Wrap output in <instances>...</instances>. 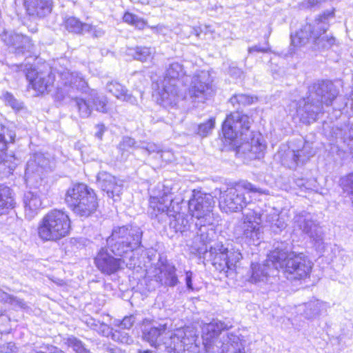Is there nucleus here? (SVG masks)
<instances>
[{
	"mask_svg": "<svg viewBox=\"0 0 353 353\" xmlns=\"http://www.w3.org/2000/svg\"><path fill=\"white\" fill-rule=\"evenodd\" d=\"M142 235L143 231L137 225L114 227L107 239V245L114 254L123 256L141 246Z\"/></svg>",
	"mask_w": 353,
	"mask_h": 353,
	"instance_id": "6",
	"label": "nucleus"
},
{
	"mask_svg": "<svg viewBox=\"0 0 353 353\" xmlns=\"http://www.w3.org/2000/svg\"><path fill=\"white\" fill-rule=\"evenodd\" d=\"M9 304H10L14 307H19L22 309H25L26 307V303L23 301V300L20 299L14 296H12L11 301L10 302Z\"/></svg>",
	"mask_w": 353,
	"mask_h": 353,
	"instance_id": "56",
	"label": "nucleus"
},
{
	"mask_svg": "<svg viewBox=\"0 0 353 353\" xmlns=\"http://www.w3.org/2000/svg\"><path fill=\"white\" fill-rule=\"evenodd\" d=\"M270 261L274 268L282 270L289 280L305 279L312 268V263L305 254L290 252L283 243L271 252Z\"/></svg>",
	"mask_w": 353,
	"mask_h": 353,
	"instance_id": "3",
	"label": "nucleus"
},
{
	"mask_svg": "<svg viewBox=\"0 0 353 353\" xmlns=\"http://www.w3.org/2000/svg\"><path fill=\"white\" fill-rule=\"evenodd\" d=\"M97 182L103 191L106 192L108 196L114 198L121 192V185H119L114 176L106 172H100L97 175Z\"/></svg>",
	"mask_w": 353,
	"mask_h": 353,
	"instance_id": "23",
	"label": "nucleus"
},
{
	"mask_svg": "<svg viewBox=\"0 0 353 353\" xmlns=\"http://www.w3.org/2000/svg\"><path fill=\"white\" fill-rule=\"evenodd\" d=\"M150 208L151 216L159 219V221H166L167 218H173L176 221L175 226L181 232L189 230V221L181 213L180 201L173 199L170 194L163 192V195H160L154 193L150 196Z\"/></svg>",
	"mask_w": 353,
	"mask_h": 353,
	"instance_id": "5",
	"label": "nucleus"
},
{
	"mask_svg": "<svg viewBox=\"0 0 353 353\" xmlns=\"http://www.w3.org/2000/svg\"><path fill=\"white\" fill-rule=\"evenodd\" d=\"M213 79L208 71L195 74L188 89V95L195 102L204 103L214 93Z\"/></svg>",
	"mask_w": 353,
	"mask_h": 353,
	"instance_id": "13",
	"label": "nucleus"
},
{
	"mask_svg": "<svg viewBox=\"0 0 353 353\" xmlns=\"http://www.w3.org/2000/svg\"><path fill=\"white\" fill-rule=\"evenodd\" d=\"M272 266L274 268L270 261V255L265 264L252 263L251 265L252 274L249 281L255 283L265 281L268 276L274 274V270L271 268Z\"/></svg>",
	"mask_w": 353,
	"mask_h": 353,
	"instance_id": "31",
	"label": "nucleus"
},
{
	"mask_svg": "<svg viewBox=\"0 0 353 353\" xmlns=\"http://www.w3.org/2000/svg\"><path fill=\"white\" fill-rule=\"evenodd\" d=\"M265 145L261 142L259 137L252 138L251 143H245L239 147L243 152L248 151V156L250 159H259L263 155Z\"/></svg>",
	"mask_w": 353,
	"mask_h": 353,
	"instance_id": "34",
	"label": "nucleus"
},
{
	"mask_svg": "<svg viewBox=\"0 0 353 353\" xmlns=\"http://www.w3.org/2000/svg\"><path fill=\"white\" fill-rule=\"evenodd\" d=\"M64 26L67 30L75 34H83L85 30L91 28L90 24L83 23L74 17L67 18L64 21Z\"/></svg>",
	"mask_w": 353,
	"mask_h": 353,
	"instance_id": "38",
	"label": "nucleus"
},
{
	"mask_svg": "<svg viewBox=\"0 0 353 353\" xmlns=\"http://www.w3.org/2000/svg\"><path fill=\"white\" fill-rule=\"evenodd\" d=\"M219 353H245V345L238 335L228 333L219 344Z\"/></svg>",
	"mask_w": 353,
	"mask_h": 353,
	"instance_id": "28",
	"label": "nucleus"
},
{
	"mask_svg": "<svg viewBox=\"0 0 353 353\" xmlns=\"http://www.w3.org/2000/svg\"><path fill=\"white\" fill-rule=\"evenodd\" d=\"M15 344L10 342L0 345V353H14L16 352Z\"/></svg>",
	"mask_w": 353,
	"mask_h": 353,
	"instance_id": "55",
	"label": "nucleus"
},
{
	"mask_svg": "<svg viewBox=\"0 0 353 353\" xmlns=\"http://www.w3.org/2000/svg\"><path fill=\"white\" fill-rule=\"evenodd\" d=\"M265 222L270 227L272 232L279 234L287 226V216L283 212H279L276 209H270L264 214Z\"/></svg>",
	"mask_w": 353,
	"mask_h": 353,
	"instance_id": "27",
	"label": "nucleus"
},
{
	"mask_svg": "<svg viewBox=\"0 0 353 353\" xmlns=\"http://www.w3.org/2000/svg\"><path fill=\"white\" fill-rule=\"evenodd\" d=\"M111 338L113 341L122 344L130 345L133 342L132 339L128 333L117 330L112 331Z\"/></svg>",
	"mask_w": 353,
	"mask_h": 353,
	"instance_id": "47",
	"label": "nucleus"
},
{
	"mask_svg": "<svg viewBox=\"0 0 353 353\" xmlns=\"http://www.w3.org/2000/svg\"><path fill=\"white\" fill-rule=\"evenodd\" d=\"M106 90L119 100L132 105H137L138 103L137 98L132 94H129L128 90L117 81H111L108 82Z\"/></svg>",
	"mask_w": 353,
	"mask_h": 353,
	"instance_id": "32",
	"label": "nucleus"
},
{
	"mask_svg": "<svg viewBox=\"0 0 353 353\" xmlns=\"http://www.w3.org/2000/svg\"><path fill=\"white\" fill-rule=\"evenodd\" d=\"M12 295H10L0 290V302L10 303Z\"/></svg>",
	"mask_w": 353,
	"mask_h": 353,
	"instance_id": "62",
	"label": "nucleus"
},
{
	"mask_svg": "<svg viewBox=\"0 0 353 353\" xmlns=\"http://www.w3.org/2000/svg\"><path fill=\"white\" fill-rule=\"evenodd\" d=\"M97 268L103 274L110 275L121 268L123 261L110 255L105 250H101L94 259Z\"/></svg>",
	"mask_w": 353,
	"mask_h": 353,
	"instance_id": "21",
	"label": "nucleus"
},
{
	"mask_svg": "<svg viewBox=\"0 0 353 353\" xmlns=\"http://www.w3.org/2000/svg\"><path fill=\"white\" fill-rule=\"evenodd\" d=\"M251 123V119L242 112H231L227 115L222 125L225 138L230 141H234L237 139L246 140L247 137L243 138V137L247 136Z\"/></svg>",
	"mask_w": 353,
	"mask_h": 353,
	"instance_id": "10",
	"label": "nucleus"
},
{
	"mask_svg": "<svg viewBox=\"0 0 353 353\" xmlns=\"http://www.w3.org/2000/svg\"><path fill=\"white\" fill-rule=\"evenodd\" d=\"M159 96V103L165 108L174 107L183 98L182 92L178 88V84L168 81V79H163Z\"/></svg>",
	"mask_w": 353,
	"mask_h": 353,
	"instance_id": "19",
	"label": "nucleus"
},
{
	"mask_svg": "<svg viewBox=\"0 0 353 353\" xmlns=\"http://www.w3.org/2000/svg\"><path fill=\"white\" fill-rule=\"evenodd\" d=\"M92 108L100 112L106 113L108 112V99L105 96L100 95L97 90H92L89 94Z\"/></svg>",
	"mask_w": 353,
	"mask_h": 353,
	"instance_id": "39",
	"label": "nucleus"
},
{
	"mask_svg": "<svg viewBox=\"0 0 353 353\" xmlns=\"http://www.w3.org/2000/svg\"><path fill=\"white\" fill-rule=\"evenodd\" d=\"M213 223L208 224L205 221H199L195 222V227L196 228V235L194 237V246L198 250H202V245H205L210 242L214 236V232L212 225Z\"/></svg>",
	"mask_w": 353,
	"mask_h": 353,
	"instance_id": "26",
	"label": "nucleus"
},
{
	"mask_svg": "<svg viewBox=\"0 0 353 353\" xmlns=\"http://www.w3.org/2000/svg\"><path fill=\"white\" fill-rule=\"evenodd\" d=\"M154 51L148 47H137L134 54L135 59L142 62L149 61L152 59Z\"/></svg>",
	"mask_w": 353,
	"mask_h": 353,
	"instance_id": "43",
	"label": "nucleus"
},
{
	"mask_svg": "<svg viewBox=\"0 0 353 353\" xmlns=\"http://www.w3.org/2000/svg\"><path fill=\"white\" fill-rule=\"evenodd\" d=\"M135 322V317L133 315L125 316L123 319L119 322V324H116L121 328L123 329H130Z\"/></svg>",
	"mask_w": 353,
	"mask_h": 353,
	"instance_id": "50",
	"label": "nucleus"
},
{
	"mask_svg": "<svg viewBox=\"0 0 353 353\" xmlns=\"http://www.w3.org/2000/svg\"><path fill=\"white\" fill-rule=\"evenodd\" d=\"M172 328V323L168 320L145 327L143 339L154 347L163 345L168 353H199L196 343L199 334L195 327L188 326L173 332Z\"/></svg>",
	"mask_w": 353,
	"mask_h": 353,
	"instance_id": "2",
	"label": "nucleus"
},
{
	"mask_svg": "<svg viewBox=\"0 0 353 353\" xmlns=\"http://www.w3.org/2000/svg\"><path fill=\"white\" fill-rule=\"evenodd\" d=\"M316 23L315 20L312 23H306L294 34H291L292 44L295 47L305 45L310 40L314 41V37H316Z\"/></svg>",
	"mask_w": 353,
	"mask_h": 353,
	"instance_id": "25",
	"label": "nucleus"
},
{
	"mask_svg": "<svg viewBox=\"0 0 353 353\" xmlns=\"http://www.w3.org/2000/svg\"><path fill=\"white\" fill-rule=\"evenodd\" d=\"M91 28H89L88 30H85L84 33H89L93 37H101L104 34V31L99 28L94 26L90 24Z\"/></svg>",
	"mask_w": 353,
	"mask_h": 353,
	"instance_id": "54",
	"label": "nucleus"
},
{
	"mask_svg": "<svg viewBox=\"0 0 353 353\" xmlns=\"http://www.w3.org/2000/svg\"><path fill=\"white\" fill-rule=\"evenodd\" d=\"M48 161L45 159L42 154H36L27 163L25 177L26 180L34 179L36 181L41 179L45 167L48 165Z\"/></svg>",
	"mask_w": 353,
	"mask_h": 353,
	"instance_id": "22",
	"label": "nucleus"
},
{
	"mask_svg": "<svg viewBox=\"0 0 353 353\" xmlns=\"http://www.w3.org/2000/svg\"><path fill=\"white\" fill-rule=\"evenodd\" d=\"M70 219L63 211L53 210L39 223L37 233L43 241H56L67 236L70 230Z\"/></svg>",
	"mask_w": 353,
	"mask_h": 353,
	"instance_id": "7",
	"label": "nucleus"
},
{
	"mask_svg": "<svg viewBox=\"0 0 353 353\" xmlns=\"http://www.w3.org/2000/svg\"><path fill=\"white\" fill-rule=\"evenodd\" d=\"M312 155L310 147L305 144L300 150L288 149L282 154L281 161L284 166L294 170L307 162Z\"/></svg>",
	"mask_w": 353,
	"mask_h": 353,
	"instance_id": "18",
	"label": "nucleus"
},
{
	"mask_svg": "<svg viewBox=\"0 0 353 353\" xmlns=\"http://www.w3.org/2000/svg\"><path fill=\"white\" fill-rule=\"evenodd\" d=\"M192 272L191 271H187L185 272V283L186 286L188 290H193V286H192Z\"/></svg>",
	"mask_w": 353,
	"mask_h": 353,
	"instance_id": "60",
	"label": "nucleus"
},
{
	"mask_svg": "<svg viewBox=\"0 0 353 353\" xmlns=\"http://www.w3.org/2000/svg\"><path fill=\"white\" fill-rule=\"evenodd\" d=\"M26 76L32 88L39 93L50 91L57 78V76L52 74L50 70L37 71L35 69L28 70Z\"/></svg>",
	"mask_w": 353,
	"mask_h": 353,
	"instance_id": "17",
	"label": "nucleus"
},
{
	"mask_svg": "<svg viewBox=\"0 0 353 353\" xmlns=\"http://www.w3.org/2000/svg\"><path fill=\"white\" fill-rule=\"evenodd\" d=\"M27 13L33 17L42 18L52 10V0H24Z\"/></svg>",
	"mask_w": 353,
	"mask_h": 353,
	"instance_id": "24",
	"label": "nucleus"
},
{
	"mask_svg": "<svg viewBox=\"0 0 353 353\" xmlns=\"http://www.w3.org/2000/svg\"><path fill=\"white\" fill-rule=\"evenodd\" d=\"M2 39L10 48V50L17 55L29 52L33 48L30 39L23 34L15 32L5 33Z\"/></svg>",
	"mask_w": 353,
	"mask_h": 353,
	"instance_id": "20",
	"label": "nucleus"
},
{
	"mask_svg": "<svg viewBox=\"0 0 353 353\" xmlns=\"http://www.w3.org/2000/svg\"><path fill=\"white\" fill-rule=\"evenodd\" d=\"M161 159L166 162H171L173 160V154L169 150L161 151Z\"/></svg>",
	"mask_w": 353,
	"mask_h": 353,
	"instance_id": "59",
	"label": "nucleus"
},
{
	"mask_svg": "<svg viewBox=\"0 0 353 353\" xmlns=\"http://www.w3.org/2000/svg\"><path fill=\"white\" fill-rule=\"evenodd\" d=\"M214 125L215 119L211 117L206 122L201 123L198 126L197 134L203 137H207L214 128Z\"/></svg>",
	"mask_w": 353,
	"mask_h": 353,
	"instance_id": "45",
	"label": "nucleus"
},
{
	"mask_svg": "<svg viewBox=\"0 0 353 353\" xmlns=\"http://www.w3.org/2000/svg\"><path fill=\"white\" fill-rule=\"evenodd\" d=\"M256 101L257 98L256 97L250 96L246 94H236L230 98V103L233 106H234L236 104L245 106L251 105Z\"/></svg>",
	"mask_w": 353,
	"mask_h": 353,
	"instance_id": "42",
	"label": "nucleus"
},
{
	"mask_svg": "<svg viewBox=\"0 0 353 353\" xmlns=\"http://www.w3.org/2000/svg\"><path fill=\"white\" fill-rule=\"evenodd\" d=\"M185 74L183 65L178 61H172L166 67L164 79H168V81L172 83L178 84Z\"/></svg>",
	"mask_w": 353,
	"mask_h": 353,
	"instance_id": "35",
	"label": "nucleus"
},
{
	"mask_svg": "<svg viewBox=\"0 0 353 353\" xmlns=\"http://www.w3.org/2000/svg\"><path fill=\"white\" fill-rule=\"evenodd\" d=\"M334 15L333 11L327 10L320 14L316 19V37H314L313 43L318 49H328L335 43V38L332 36L324 35L329 28L328 19Z\"/></svg>",
	"mask_w": 353,
	"mask_h": 353,
	"instance_id": "16",
	"label": "nucleus"
},
{
	"mask_svg": "<svg viewBox=\"0 0 353 353\" xmlns=\"http://www.w3.org/2000/svg\"><path fill=\"white\" fill-rule=\"evenodd\" d=\"M78 113L81 118H88L92 112L93 108L90 105L91 101L88 97V99L77 97L74 99Z\"/></svg>",
	"mask_w": 353,
	"mask_h": 353,
	"instance_id": "40",
	"label": "nucleus"
},
{
	"mask_svg": "<svg viewBox=\"0 0 353 353\" xmlns=\"http://www.w3.org/2000/svg\"><path fill=\"white\" fill-rule=\"evenodd\" d=\"M57 79L54 86L57 94L62 97L69 95L74 90L85 92L88 88L86 81L77 72H70L68 70L58 72Z\"/></svg>",
	"mask_w": 353,
	"mask_h": 353,
	"instance_id": "15",
	"label": "nucleus"
},
{
	"mask_svg": "<svg viewBox=\"0 0 353 353\" xmlns=\"http://www.w3.org/2000/svg\"><path fill=\"white\" fill-rule=\"evenodd\" d=\"M205 257L209 258L214 268L225 276L234 272L237 263L242 259V255L238 250H228L221 243L210 247V250H205Z\"/></svg>",
	"mask_w": 353,
	"mask_h": 353,
	"instance_id": "9",
	"label": "nucleus"
},
{
	"mask_svg": "<svg viewBox=\"0 0 353 353\" xmlns=\"http://www.w3.org/2000/svg\"><path fill=\"white\" fill-rule=\"evenodd\" d=\"M270 50L269 43L268 41H266L264 44V46H261V44H257L256 46L250 47L248 48V52L249 54H252L253 52H268Z\"/></svg>",
	"mask_w": 353,
	"mask_h": 353,
	"instance_id": "51",
	"label": "nucleus"
},
{
	"mask_svg": "<svg viewBox=\"0 0 353 353\" xmlns=\"http://www.w3.org/2000/svg\"><path fill=\"white\" fill-rule=\"evenodd\" d=\"M15 205L13 191L6 185H0V216L8 214Z\"/></svg>",
	"mask_w": 353,
	"mask_h": 353,
	"instance_id": "33",
	"label": "nucleus"
},
{
	"mask_svg": "<svg viewBox=\"0 0 353 353\" xmlns=\"http://www.w3.org/2000/svg\"><path fill=\"white\" fill-rule=\"evenodd\" d=\"M65 344L73 349L76 353H91L84 344L74 336H70L65 341Z\"/></svg>",
	"mask_w": 353,
	"mask_h": 353,
	"instance_id": "44",
	"label": "nucleus"
},
{
	"mask_svg": "<svg viewBox=\"0 0 353 353\" xmlns=\"http://www.w3.org/2000/svg\"><path fill=\"white\" fill-rule=\"evenodd\" d=\"M324 307V303L314 300L301 305L299 311L306 319H311L319 316Z\"/></svg>",
	"mask_w": 353,
	"mask_h": 353,
	"instance_id": "36",
	"label": "nucleus"
},
{
	"mask_svg": "<svg viewBox=\"0 0 353 353\" xmlns=\"http://www.w3.org/2000/svg\"><path fill=\"white\" fill-rule=\"evenodd\" d=\"M5 101L13 108H19V103L14 98V97L10 94L6 93L4 95Z\"/></svg>",
	"mask_w": 353,
	"mask_h": 353,
	"instance_id": "57",
	"label": "nucleus"
},
{
	"mask_svg": "<svg viewBox=\"0 0 353 353\" xmlns=\"http://www.w3.org/2000/svg\"><path fill=\"white\" fill-rule=\"evenodd\" d=\"M139 148L144 149L148 154L152 152L159 153L161 151L160 146L154 143H141Z\"/></svg>",
	"mask_w": 353,
	"mask_h": 353,
	"instance_id": "52",
	"label": "nucleus"
},
{
	"mask_svg": "<svg viewBox=\"0 0 353 353\" xmlns=\"http://www.w3.org/2000/svg\"><path fill=\"white\" fill-rule=\"evenodd\" d=\"M97 332L99 334L108 337L110 335H112V329L107 324L101 322L100 324L98 325Z\"/></svg>",
	"mask_w": 353,
	"mask_h": 353,
	"instance_id": "53",
	"label": "nucleus"
},
{
	"mask_svg": "<svg viewBox=\"0 0 353 353\" xmlns=\"http://www.w3.org/2000/svg\"><path fill=\"white\" fill-rule=\"evenodd\" d=\"M137 143L134 139L125 137L118 145V149L121 151V154L124 155L125 152H128L130 148H139L140 145H137Z\"/></svg>",
	"mask_w": 353,
	"mask_h": 353,
	"instance_id": "46",
	"label": "nucleus"
},
{
	"mask_svg": "<svg viewBox=\"0 0 353 353\" xmlns=\"http://www.w3.org/2000/svg\"><path fill=\"white\" fill-rule=\"evenodd\" d=\"M17 159L14 155H8L0 152V178L12 173L17 165Z\"/></svg>",
	"mask_w": 353,
	"mask_h": 353,
	"instance_id": "37",
	"label": "nucleus"
},
{
	"mask_svg": "<svg viewBox=\"0 0 353 353\" xmlns=\"http://www.w3.org/2000/svg\"><path fill=\"white\" fill-rule=\"evenodd\" d=\"M42 202L39 195L33 192H27L23 196V205L25 216L28 219H32L37 214L41 208Z\"/></svg>",
	"mask_w": 353,
	"mask_h": 353,
	"instance_id": "30",
	"label": "nucleus"
},
{
	"mask_svg": "<svg viewBox=\"0 0 353 353\" xmlns=\"http://www.w3.org/2000/svg\"><path fill=\"white\" fill-rule=\"evenodd\" d=\"M176 270V268L172 264H162L159 268V273L155 276L156 281L162 285L176 286L179 283Z\"/></svg>",
	"mask_w": 353,
	"mask_h": 353,
	"instance_id": "29",
	"label": "nucleus"
},
{
	"mask_svg": "<svg viewBox=\"0 0 353 353\" xmlns=\"http://www.w3.org/2000/svg\"><path fill=\"white\" fill-rule=\"evenodd\" d=\"M96 128H97V131L95 132V137L99 139H101L103 132L105 130V128L104 125H103V124H97L96 125Z\"/></svg>",
	"mask_w": 353,
	"mask_h": 353,
	"instance_id": "63",
	"label": "nucleus"
},
{
	"mask_svg": "<svg viewBox=\"0 0 353 353\" xmlns=\"http://www.w3.org/2000/svg\"><path fill=\"white\" fill-rule=\"evenodd\" d=\"M100 323L101 322L99 321L92 318H90L86 321V324L88 326L95 331H97L98 329V325L100 324Z\"/></svg>",
	"mask_w": 353,
	"mask_h": 353,
	"instance_id": "61",
	"label": "nucleus"
},
{
	"mask_svg": "<svg viewBox=\"0 0 353 353\" xmlns=\"http://www.w3.org/2000/svg\"><path fill=\"white\" fill-rule=\"evenodd\" d=\"M243 190L251 192H263L251 183L244 181L236 187H230L222 191L219 206L221 210L230 213L240 211L248 205L243 212V221L234 227V234L236 239L244 240L249 244L258 245L262 236L260 227L262 214L254 203L247 202Z\"/></svg>",
	"mask_w": 353,
	"mask_h": 353,
	"instance_id": "1",
	"label": "nucleus"
},
{
	"mask_svg": "<svg viewBox=\"0 0 353 353\" xmlns=\"http://www.w3.org/2000/svg\"><path fill=\"white\" fill-rule=\"evenodd\" d=\"M214 205L213 197L199 191H193L192 196L188 201V209L192 216L195 217L196 221H205L208 224L213 223L212 212Z\"/></svg>",
	"mask_w": 353,
	"mask_h": 353,
	"instance_id": "12",
	"label": "nucleus"
},
{
	"mask_svg": "<svg viewBox=\"0 0 353 353\" xmlns=\"http://www.w3.org/2000/svg\"><path fill=\"white\" fill-rule=\"evenodd\" d=\"M323 3L320 0H303L299 3V7L301 9L315 11L321 8Z\"/></svg>",
	"mask_w": 353,
	"mask_h": 353,
	"instance_id": "49",
	"label": "nucleus"
},
{
	"mask_svg": "<svg viewBox=\"0 0 353 353\" xmlns=\"http://www.w3.org/2000/svg\"><path fill=\"white\" fill-rule=\"evenodd\" d=\"M340 185L349 196L353 194V172L340 179Z\"/></svg>",
	"mask_w": 353,
	"mask_h": 353,
	"instance_id": "48",
	"label": "nucleus"
},
{
	"mask_svg": "<svg viewBox=\"0 0 353 353\" xmlns=\"http://www.w3.org/2000/svg\"><path fill=\"white\" fill-rule=\"evenodd\" d=\"M15 136L16 134L13 131L1 126L0 152H3L7 148L8 144L13 143Z\"/></svg>",
	"mask_w": 353,
	"mask_h": 353,
	"instance_id": "41",
	"label": "nucleus"
},
{
	"mask_svg": "<svg viewBox=\"0 0 353 353\" xmlns=\"http://www.w3.org/2000/svg\"><path fill=\"white\" fill-rule=\"evenodd\" d=\"M293 220L294 227L312 239L317 250L324 249L322 229L313 214L303 210L297 212Z\"/></svg>",
	"mask_w": 353,
	"mask_h": 353,
	"instance_id": "11",
	"label": "nucleus"
},
{
	"mask_svg": "<svg viewBox=\"0 0 353 353\" xmlns=\"http://www.w3.org/2000/svg\"><path fill=\"white\" fill-rule=\"evenodd\" d=\"M65 200L74 213L82 217H88L98 207L94 190L83 183L74 184L68 188Z\"/></svg>",
	"mask_w": 353,
	"mask_h": 353,
	"instance_id": "8",
	"label": "nucleus"
},
{
	"mask_svg": "<svg viewBox=\"0 0 353 353\" xmlns=\"http://www.w3.org/2000/svg\"><path fill=\"white\" fill-rule=\"evenodd\" d=\"M232 327L230 322L214 319L202 326V339L205 353H215L219 351V344L223 341L219 339L221 332Z\"/></svg>",
	"mask_w": 353,
	"mask_h": 353,
	"instance_id": "14",
	"label": "nucleus"
},
{
	"mask_svg": "<svg viewBox=\"0 0 353 353\" xmlns=\"http://www.w3.org/2000/svg\"><path fill=\"white\" fill-rule=\"evenodd\" d=\"M145 21L143 19L137 17L132 26H134L137 28L139 30H142L145 28Z\"/></svg>",
	"mask_w": 353,
	"mask_h": 353,
	"instance_id": "64",
	"label": "nucleus"
},
{
	"mask_svg": "<svg viewBox=\"0 0 353 353\" xmlns=\"http://www.w3.org/2000/svg\"><path fill=\"white\" fill-rule=\"evenodd\" d=\"M138 16L130 12H125L123 15V21L129 24L133 25Z\"/></svg>",
	"mask_w": 353,
	"mask_h": 353,
	"instance_id": "58",
	"label": "nucleus"
},
{
	"mask_svg": "<svg viewBox=\"0 0 353 353\" xmlns=\"http://www.w3.org/2000/svg\"><path fill=\"white\" fill-rule=\"evenodd\" d=\"M308 96L303 99V106H299L298 112L302 119L310 123L316 120L323 112V104L330 105L336 98L338 91L332 81H318L308 88Z\"/></svg>",
	"mask_w": 353,
	"mask_h": 353,
	"instance_id": "4",
	"label": "nucleus"
}]
</instances>
